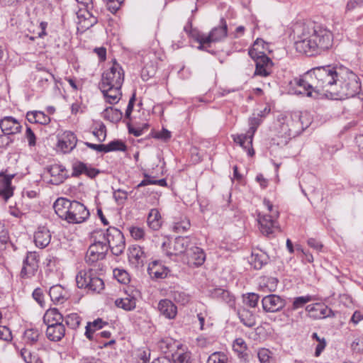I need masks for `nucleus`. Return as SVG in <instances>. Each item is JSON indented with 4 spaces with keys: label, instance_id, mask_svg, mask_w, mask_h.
Listing matches in <instances>:
<instances>
[{
    "label": "nucleus",
    "instance_id": "obj_9",
    "mask_svg": "<svg viewBox=\"0 0 363 363\" xmlns=\"http://www.w3.org/2000/svg\"><path fill=\"white\" fill-rule=\"evenodd\" d=\"M108 247L104 240H99L91 245L86 252V262L92 264L105 258Z\"/></svg>",
    "mask_w": 363,
    "mask_h": 363
},
{
    "label": "nucleus",
    "instance_id": "obj_40",
    "mask_svg": "<svg viewBox=\"0 0 363 363\" xmlns=\"http://www.w3.org/2000/svg\"><path fill=\"white\" fill-rule=\"evenodd\" d=\"M126 146L122 141L113 140L105 145V152L111 151H125Z\"/></svg>",
    "mask_w": 363,
    "mask_h": 363
},
{
    "label": "nucleus",
    "instance_id": "obj_49",
    "mask_svg": "<svg viewBox=\"0 0 363 363\" xmlns=\"http://www.w3.org/2000/svg\"><path fill=\"white\" fill-rule=\"evenodd\" d=\"M94 135L98 139L99 141L103 142L106 137V128L104 124L100 123L98 128H96L93 131Z\"/></svg>",
    "mask_w": 363,
    "mask_h": 363
},
{
    "label": "nucleus",
    "instance_id": "obj_11",
    "mask_svg": "<svg viewBox=\"0 0 363 363\" xmlns=\"http://www.w3.org/2000/svg\"><path fill=\"white\" fill-rule=\"evenodd\" d=\"M228 26L224 18H221L220 26L213 28L205 37H199V40L203 43H216L223 40L227 36Z\"/></svg>",
    "mask_w": 363,
    "mask_h": 363
},
{
    "label": "nucleus",
    "instance_id": "obj_10",
    "mask_svg": "<svg viewBox=\"0 0 363 363\" xmlns=\"http://www.w3.org/2000/svg\"><path fill=\"white\" fill-rule=\"evenodd\" d=\"M279 216L278 211H274L273 214L257 215V221L259 225V230L263 235H269L272 234L275 229L278 228L277 219Z\"/></svg>",
    "mask_w": 363,
    "mask_h": 363
},
{
    "label": "nucleus",
    "instance_id": "obj_2",
    "mask_svg": "<svg viewBox=\"0 0 363 363\" xmlns=\"http://www.w3.org/2000/svg\"><path fill=\"white\" fill-rule=\"evenodd\" d=\"M333 44V35L325 26L313 21L298 26L295 47L298 52L313 55L329 50Z\"/></svg>",
    "mask_w": 363,
    "mask_h": 363
},
{
    "label": "nucleus",
    "instance_id": "obj_33",
    "mask_svg": "<svg viewBox=\"0 0 363 363\" xmlns=\"http://www.w3.org/2000/svg\"><path fill=\"white\" fill-rule=\"evenodd\" d=\"M106 323L104 322L102 319L98 318L93 322H88L86 326L85 335L89 340H93L92 334L96 331L103 328L104 325Z\"/></svg>",
    "mask_w": 363,
    "mask_h": 363
},
{
    "label": "nucleus",
    "instance_id": "obj_30",
    "mask_svg": "<svg viewBox=\"0 0 363 363\" xmlns=\"http://www.w3.org/2000/svg\"><path fill=\"white\" fill-rule=\"evenodd\" d=\"M65 291L60 285H55L50 288L49 295L51 300L56 303H62L65 300Z\"/></svg>",
    "mask_w": 363,
    "mask_h": 363
},
{
    "label": "nucleus",
    "instance_id": "obj_41",
    "mask_svg": "<svg viewBox=\"0 0 363 363\" xmlns=\"http://www.w3.org/2000/svg\"><path fill=\"white\" fill-rule=\"evenodd\" d=\"M190 228V221L184 218L180 221L175 222L173 224L172 230L177 233H182Z\"/></svg>",
    "mask_w": 363,
    "mask_h": 363
},
{
    "label": "nucleus",
    "instance_id": "obj_54",
    "mask_svg": "<svg viewBox=\"0 0 363 363\" xmlns=\"http://www.w3.org/2000/svg\"><path fill=\"white\" fill-rule=\"evenodd\" d=\"M130 233L134 239L139 240L144 237L145 230L142 228L131 227L130 228Z\"/></svg>",
    "mask_w": 363,
    "mask_h": 363
},
{
    "label": "nucleus",
    "instance_id": "obj_27",
    "mask_svg": "<svg viewBox=\"0 0 363 363\" xmlns=\"http://www.w3.org/2000/svg\"><path fill=\"white\" fill-rule=\"evenodd\" d=\"M169 270L157 261L152 262L148 267V273L156 279H164L167 277Z\"/></svg>",
    "mask_w": 363,
    "mask_h": 363
},
{
    "label": "nucleus",
    "instance_id": "obj_21",
    "mask_svg": "<svg viewBox=\"0 0 363 363\" xmlns=\"http://www.w3.org/2000/svg\"><path fill=\"white\" fill-rule=\"evenodd\" d=\"M121 89V87H112L111 86L106 87L100 86V89L106 102L110 104H116L120 101L122 96Z\"/></svg>",
    "mask_w": 363,
    "mask_h": 363
},
{
    "label": "nucleus",
    "instance_id": "obj_59",
    "mask_svg": "<svg viewBox=\"0 0 363 363\" xmlns=\"http://www.w3.org/2000/svg\"><path fill=\"white\" fill-rule=\"evenodd\" d=\"M175 363H194L189 353H182L176 357Z\"/></svg>",
    "mask_w": 363,
    "mask_h": 363
},
{
    "label": "nucleus",
    "instance_id": "obj_60",
    "mask_svg": "<svg viewBox=\"0 0 363 363\" xmlns=\"http://www.w3.org/2000/svg\"><path fill=\"white\" fill-rule=\"evenodd\" d=\"M353 352L359 354L363 353V341L359 339L354 340L351 345Z\"/></svg>",
    "mask_w": 363,
    "mask_h": 363
},
{
    "label": "nucleus",
    "instance_id": "obj_50",
    "mask_svg": "<svg viewBox=\"0 0 363 363\" xmlns=\"http://www.w3.org/2000/svg\"><path fill=\"white\" fill-rule=\"evenodd\" d=\"M259 296L254 293L248 294L244 296L245 303L252 308L257 306Z\"/></svg>",
    "mask_w": 363,
    "mask_h": 363
},
{
    "label": "nucleus",
    "instance_id": "obj_42",
    "mask_svg": "<svg viewBox=\"0 0 363 363\" xmlns=\"http://www.w3.org/2000/svg\"><path fill=\"white\" fill-rule=\"evenodd\" d=\"M113 277L121 284H128L130 281L128 273L122 269L116 268L113 271Z\"/></svg>",
    "mask_w": 363,
    "mask_h": 363
},
{
    "label": "nucleus",
    "instance_id": "obj_13",
    "mask_svg": "<svg viewBox=\"0 0 363 363\" xmlns=\"http://www.w3.org/2000/svg\"><path fill=\"white\" fill-rule=\"evenodd\" d=\"M189 245L190 238L189 237H178L174 240L172 247H169V250L167 249L166 242H163L162 249L167 256L171 257L184 253L186 251Z\"/></svg>",
    "mask_w": 363,
    "mask_h": 363
},
{
    "label": "nucleus",
    "instance_id": "obj_57",
    "mask_svg": "<svg viewBox=\"0 0 363 363\" xmlns=\"http://www.w3.org/2000/svg\"><path fill=\"white\" fill-rule=\"evenodd\" d=\"M155 74V69L152 67L145 66L142 69L141 77L144 81L148 80V79Z\"/></svg>",
    "mask_w": 363,
    "mask_h": 363
},
{
    "label": "nucleus",
    "instance_id": "obj_47",
    "mask_svg": "<svg viewBox=\"0 0 363 363\" xmlns=\"http://www.w3.org/2000/svg\"><path fill=\"white\" fill-rule=\"evenodd\" d=\"M86 169V164L82 162H76L72 164V176L74 177H79L80 174H84Z\"/></svg>",
    "mask_w": 363,
    "mask_h": 363
},
{
    "label": "nucleus",
    "instance_id": "obj_12",
    "mask_svg": "<svg viewBox=\"0 0 363 363\" xmlns=\"http://www.w3.org/2000/svg\"><path fill=\"white\" fill-rule=\"evenodd\" d=\"M38 256L35 252H28L23 260V267L21 271V277L23 279H29L33 277L38 269Z\"/></svg>",
    "mask_w": 363,
    "mask_h": 363
},
{
    "label": "nucleus",
    "instance_id": "obj_5",
    "mask_svg": "<svg viewBox=\"0 0 363 363\" xmlns=\"http://www.w3.org/2000/svg\"><path fill=\"white\" fill-rule=\"evenodd\" d=\"M103 238L113 255L119 256L123 252L125 248V238L118 229L108 228L106 233L103 234Z\"/></svg>",
    "mask_w": 363,
    "mask_h": 363
},
{
    "label": "nucleus",
    "instance_id": "obj_16",
    "mask_svg": "<svg viewBox=\"0 0 363 363\" xmlns=\"http://www.w3.org/2000/svg\"><path fill=\"white\" fill-rule=\"evenodd\" d=\"M128 260L134 267H141L144 265L145 254L143 249L138 245H132L128 248Z\"/></svg>",
    "mask_w": 363,
    "mask_h": 363
},
{
    "label": "nucleus",
    "instance_id": "obj_51",
    "mask_svg": "<svg viewBox=\"0 0 363 363\" xmlns=\"http://www.w3.org/2000/svg\"><path fill=\"white\" fill-rule=\"evenodd\" d=\"M38 69L43 72V74L39 77L38 80V83L41 86H45V85H46L50 80L55 79L54 75L47 72L45 69L39 67H38Z\"/></svg>",
    "mask_w": 363,
    "mask_h": 363
},
{
    "label": "nucleus",
    "instance_id": "obj_64",
    "mask_svg": "<svg viewBox=\"0 0 363 363\" xmlns=\"http://www.w3.org/2000/svg\"><path fill=\"white\" fill-rule=\"evenodd\" d=\"M26 137L30 146L35 145V135L30 127L26 128Z\"/></svg>",
    "mask_w": 363,
    "mask_h": 363
},
{
    "label": "nucleus",
    "instance_id": "obj_18",
    "mask_svg": "<svg viewBox=\"0 0 363 363\" xmlns=\"http://www.w3.org/2000/svg\"><path fill=\"white\" fill-rule=\"evenodd\" d=\"M14 174L0 173V196L6 201L13 194V188L11 186V180Z\"/></svg>",
    "mask_w": 363,
    "mask_h": 363
},
{
    "label": "nucleus",
    "instance_id": "obj_1",
    "mask_svg": "<svg viewBox=\"0 0 363 363\" xmlns=\"http://www.w3.org/2000/svg\"><path fill=\"white\" fill-rule=\"evenodd\" d=\"M340 69L330 65L316 67L304 73L299 78H295L293 84L302 89L296 91L308 97L314 99L320 96L333 94L340 78Z\"/></svg>",
    "mask_w": 363,
    "mask_h": 363
},
{
    "label": "nucleus",
    "instance_id": "obj_28",
    "mask_svg": "<svg viewBox=\"0 0 363 363\" xmlns=\"http://www.w3.org/2000/svg\"><path fill=\"white\" fill-rule=\"evenodd\" d=\"M63 316L56 308H51L46 311L43 317L44 323L48 325L52 324H63Z\"/></svg>",
    "mask_w": 363,
    "mask_h": 363
},
{
    "label": "nucleus",
    "instance_id": "obj_56",
    "mask_svg": "<svg viewBox=\"0 0 363 363\" xmlns=\"http://www.w3.org/2000/svg\"><path fill=\"white\" fill-rule=\"evenodd\" d=\"M363 6V0H349L346 5V11H351Z\"/></svg>",
    "mask_w": 363,
    "mask_h": 363
},
{
    "label": "nucleus",
    "instance_id": "obj_61",
    "mask_svg": "<svg viewBox=\"0 0 363 363\" xmlns=\"http://www.w3.org/2000/svg\"><path fill=\"white\" fill-rule=\"evenodd\" d=\"M319 313L318 314H313V316L315 317H329L331 315H334L333 311L329 308L327 306H325V308H320L318 309L317 313Z\"/></svg>",
    "mask_w": 363,
    "mask_h": 363
},
{
    "label": "nucleus",
    "instance_id": "obj_45",
    "mask_svg": "<svg viewBox=\"0 0 363 363\" xmlns=\"http://www.w3.org/2000/svg\"><path fill=\"white\" fill-rule=\"evenodd\" d=\"M312 338L318 342V344L315 347V356L319 357L326 347V340L323 337L320 338L316 333H313Z\"/></svg>",
    "mask_w": 363,
    "mask_h": 363
},
{
    "label": "nucleus",
    "instance_id": "obj_24",
    "mask_svg": "<svg viewBox=\"0 0 363 363\" xmlns=\"http://www.w3.org/2000/svg\"><path fill=\"white\" fill-rule=\"evenodd\" d=\"M65 335V328L63 324L50 325L47 326L46 335L51 340L57 342Z\"/></svg>",
    "mask_w": 363,
    "mask_h": 363
},
{
    "label": "nucleus",
    "instance_id": "obj_15",
    "mask_svg": "<svg viewBox=\"0 0 363 363\" xmlns=\"http://www.w3.org/2000/svg\"><path fill=\"white\" fill-rule=\"evenodd\" d=\"M0 128L4 133L3 135L9 137V135L20 133L22 128L20 123L11 116L4 117L0 121Z\"/></svg>",
    "mask_w": 363,
    "mask_h": 363
},
{
    "label": "nucleus",
    "instance_id": "obj_31",
    "mask_svg": "<svg viewBox=\"0 0 363 363\" xmlns=\"http://www.w3.org/2000/svg\"><path fill=\"white\" fill-rule=\"evenodd\" d=\"M147 224L154 230L160 228L162 225L161 216L157 209L152 208L150 210L147 216Z\"/></svg>",
    "mask_w": 363,
    "mask_h": 363
},
{
    "label": "nucleus",
    "instance_id": "obj_52",
    "mask_svg": "<svg viewBox=\"0 0 363 363\" xmlns=\"http://www.w3.org/2000/svg\"><path fill=\"white\" fill-rule=\"evenodd\" d=\"M233 347L235 352L242 354L246 350L247 345L242 338H237L233 342Z\"/></svg>",
    "mask_w": 363,
    "mask_h": 363
},
{
    "label": "nucleus",
    "instance_id": "obj_34",
    "mask_svg": "<svg viewBox=\"0 0 363 363\" xmlns=\"http://www.w3.org/2000/svg\"><path fill=\"white\" fill-rule=\"evenodd\" d=\"M104 116L112 123H118L122 118V112L117 108L108 107L104 111Z\"/></svg>",
    "mask_w": 363,
    "mask_h": 363
},
{
    "label": "nucleus",
    "instance_id": "obj_29",
    "mask_svg": "<svg viewBox=\"0 0 363 363\" xmlns=\"http://www.w3.org/2000/svg\"><path fill=\"white\" fill-rule=\"evenodd\" d=\"M136 301L137 299L133 296L127 295L124 298L116 299L115 304L117 307L128 311L135 309Z\"/></svg>",
    "mask_w": 363,
    "mask_h": 363
},
{
    "label": "nucleus",
    "instance_id": "obj_38",
    "mask_svg": "<svg viewBox=\"0 0 363 363\" xmlns=\"http://www.w3.org/2000/svg\"><path fill=\"white\" fill-rule=\"evenodd\" d=\"M76 1L84 7L86 15L83 14V16L85 18L86 17V16L91 17V19L90 21V26H93L95 23H97L96 18L95 17L92 16V14L91 13V11H90L93 8L92 0H76Z\"/></svg>",
    "mask_w": 363,
    "mask_h": 363
},
{
    "label": "nucleus",
    "instance_id": "obj_14",
    "mask_svg": "<svg viewBox=\"0 0 363 363\" xmlns=\"http://www.w3.org/2000/svg\"><path fill=\"white\" fill-rule=\"evenodd\" d=\"M263 310L267 313H275L281 310L285 306V301L279 296L270 294L262 300Z\"/></svg>",
    "mask_w": 363,
    "mask_h": 363
},
{
    "label": "nucleus",
    "instance_id": "obj_46",
    "mask_svg": "<svg viewBox=\"0 0 363 363\" xmlns=\"http://www.w3.org/2000/svg\"><path fill=\"white\" fill-rule=\"evenodd\" d=\"M207 363H227V357L224 353L214 352L208 357Z\"/></svg>",
    "mask_w": 363,
    "mask_h": 363
},
{
    "label": "nucleus",
    "instance_id": "obj_17",
    "mask_svg": "<svg viewBox=\"0 0 363 363\" xmlns=\"http://www.w3.org/2000/svg\"><path fill=\"white\" fill-rule=\"evenodd\" d=\"M273 62L267 55H262L261 58L255 62V71L254 76L267 77L272 72Z\"/></svg>",
    "mask_w": 363,
    "mask_h": 363
},
{
    "label": "nucleus",
    "instance_id": "obj_53",
    "mask_svg": "<svg viewBox=\"0 0 363 363\" xmlns=\"http://www.w3.org/2000/svg\"><path fill=\"white\" fill-rule=\"evenodd\" d=\"M148 184H158L161 186H167V182L164 179H161L159 180H152L150 179H143L139 184H138L137 188H140L142 186H145Z\"/></svg>",
    "mask_w": 363,
    "mask_h": 363
},
{
    "label": "nucleus",
    "instance_id": "obj_62",
    "mask_svg": "<svg viewBox=\"0 0 363 363\" xmlns=\"http://www.w3.org/2000/svg\"><path fill=\"white\" fill-rule=\"evenodd\" d=\"M174 341L171 338L162 340L160 342V347L162 350H171L174 345Z\"/></svg>",
    "mask_w": 363,
    "mask_h": 363
},
{
    "label": "nucleus",
    "instance_id": "obj_8",
    "mask_svg": "<svg viewBox=\"0 0 363 363\" xmlns=\"http://www.w3.org/2000/svg\"><path fill=\"white\" fill-rule=\"evenodd\" d=\"M89 216V211L86 206L77 201H72L69 206L66 220L69 223H81Z\"/></svg>",
    "mask_w": 363,
    "mask_h": 363
},
{
    "label": "nucleus",
    "instance_id": "obj_63",
    "mask_svg": "<svg viewBox=\"0 0 363 363\" xmlns=\"http://www.w3.org/2000/svg\"><path fill=\"white\" fill-rule=\"evenodd\" d=\"M154 137L165 141L171 138V133L167 129L163 128L161 131L157 132Z\"/></svg>",
    "mask_w": 363,
    "mask_h": 363
},
{
    "label": "nucleus",
    "instance_id": "obj_22",
    "mask_svg": "<svg viewBox=\"0 0 363 363\" xmlns=\"http://www.w3.org/2000/svg\"><path fill=\"white\" fill-rule=\"evenodd\" d=\"M158 309L162 315L169 319H174L177 313V306L169 300H161L158 303Z\"/></svg>",
    "mask_w": 363,
    "mask_h": 363
},
{
    "label": "nucleus",
    "instance_id": "obj_20",
    "mask_svg": "<svg viewBox=\"0 0 363 363\" xmlns=\"http://www.w3.org/2000/svg\"><path fill=\"white\" fill-rule=\"evenodd\" d=\"M48 171L51 177L50 182L54 185L62 184L67 177V171L61 164H52L48 167Z\"/></svg>",
    "mask_w": 363,
    "mask_h": 363
},
{
    "label": "nucleus",
    "instance_id": "obj_6",
    "mask_svg": "<svg viewBox=\"0 0 363 363\" xmlns=\"http://www.w3.org/2000/svg\"><path fill=\"white\" fill-rule=\"evenodd\" d=\"M260 123L261 119L259 117L250 118L249 121L250 128L246 134L233 136L235 143L239 144L245 150H247L248 155L251 157L255 154L252 148L253 136Z\"/></svg>",
    "mask_w": 363,
    "mask_h": 363
},
{
    "label": "nucleus",
    "instance_id": "obj_44",
    "mask_svg": "<svg viewBox=\"0 0 363 363\" xmlns=\"http://www.w3.org/2000/svg\"><path fill=\"white\" fill-rule=\"evenodd\" d=\"M80 322L81 318L77 313H71L65 318L66 324L72 329H76L78 328Z\"/></svg>",
    "mask_w": 363,
    "mask_h": 363
},
{
    "label": "nucleus",
    "instance_id": "obj_36",
    "mask_svg": "<svg viewBox=\"0 0 363 363\" xmlns=\"http://www.w3.org/2000/svg\"><path fill=\"white\" fill-rule=\"evenodd\" d=\"M264 42L261 39H257L254 43L253 46L249 50V55L255 60V62L257 60L261 58L262 55H266L262 51L259 50V46H263Z\"/></svg>",
    "mask_w": 363,
    "mask_h": 363
},
{
    "label": "nucleus",
    "instance_id": "obj_23",
    "mask_svg": "<svg viewBox=\"0 0 363 363\" xmlns=\"http://www.w3.org/2000/svg\"><path fill=\"white\" fill-rule=\"evenodd\" d=\"M51 240L50 230L45 227H39L34 235V241L37 247L44 248L48 246Z\"/></svg>",
    "mask_w": 363,
    "mask_h": 363
},
{
    "label": "nucleus",
    "instance_id": "obj_25",
    "mask_svg": "<svg viewBox=\"0 0 363 363\" xmlns=\"http://www.w3.org/2000/svg\"><path fill=\"white\" fill-rule=\"evenodd\" d=\"M72 201L65 198H59L54 203L53 208L56 214L62 219L66 220Z\"/></svg>",
    "mask_w": 363,
    "mask_h": 363
},
{
    "label": "nucleus",
    "instance_id": "obj_3",
    "mask_svg": "<svg viewBox=\"0 0 363 363\" xmlns=\"http://www.w3.org/2000/svg\"><path fill=\"white\" fill-rule=\"evenodd\" d=\"M360 91V84L357 76L347 68L340 69L337 86L333 96L340 99L353 97Z\"/></svg>",
    "mask_w": 363,
    "mask_h": 363
},
{
    "label": "nucleus",
    "instance_id": "obj_19",
    "mask_svg": "<svg viewBox=\"0 0 363 363\" xmlns=\"http://www.w3.org/2000/svg\"><path fill=\"white\" fill-rule=\"evenodd\" d=\"M77 143L76 135L70 131L65 132L58 140L57 147L64 152H69Z\"/></svg>",
    "mask_w": 363,
    "mask_h": 363
},
{
    "label": "nucleus",
    "instance_id": "obj_32",
    "mask_svg": "<svg viewBox=\"0 0 363 363\" xmlns=\"http://www.w3.org/2000/svg\"><path fill=\"white\" fill-rule=\"evenodd\" d=\"M268 261L267 255L260 251L259 252H252L251 256L250 264L256 269H259L264 264H266Z\"/></svg>",
    "mask_w": 363,
    "mask_h": 363
},
{
    "label": "nucleus",
    "instance_id": "obj_58",
    "mask_svg": "<svg viewBox=\"0 0 363 363\" xmlns=\"http://www.w3.org/2000/svg\"><path fill=\"white\" fill-rule=\"evenodd\" d=\"M37 123L46 125L50 123V118L42 111H36Z\"/></svg>",
    "mask_w": 363,
    "mask_h": 363
},
{
    "label": "nucleus",
    "instance_id": "obj_37",
    "mask_svg": "<svg viewBox=\"0 0 363 363\" xmlns=\"http://www.w3.org/2000/svg\"><path fill=\"white\" fill-rule=\"evenodd\" d=\"M21 356L26 363H43L38 354L31 352L26 348L21 350Z\"/></svg>",
    "mask_w": 363,
    "mask_h": 363
},
{
    "label": "nucleus",
    "instance_id": "obj_39",
    "mask_svg": "<svg viewBox=\"0 0 363 363\" xmlns=\"http://www.w3.org/2000/svg\"><path fill=\"white\" fill-rule=\"evenodd\" d=\"M314 300L313 296L307 295L304 296H298L294 298L292 304V309L296 310L298 308H302L308 302H311Z\"/></svg>",
    "mask_w": 363,
    "mask_h": 363
},
{
    "label": "nucleus",
    "instance_id": "obj_26",
    "mask_svg": "<svg viewBox=\"0 0 363 363\" xmlns=\"http://www.w3.org/2000/svg\"><path fill=\"white\" fill-rule=\"evenodd\" d=\"M189 263L194 266H201L206 259V255L203 250L198 247H191L188 252Z\"/></svg>",
    "mask_w": 363,
    "mask_h": 363
},
{
    "label": "nucleus",
    "instance_id": "obj_48",
    "mask_svg": "<svg viewBox=\"0 0 363 363\" xmlns=\"http://www.w3.org/2000/svg\"><path fill=\"white\" fill-rule=\"evenodd\" d=\"M257 357L261 363H274L269 350L262 348L258 351Z\"/></svg>",
    "mask_w": 363,
    "mask_h": 363
},
{
    "label": "nucleus",
    "instance_id": "obj_4",
    "mask_svg": "<svg viewBox=\"0 0 363 363\" xmlns=\"http://www.w3.org/2000/svg\"><path fill=\"white\" fill-rule=\"evenodd\" d=\"M77 285L88 291L100 293L104 288V281L93 269L80 270L76 276Z\"/></svg>",
    "mask_w": 363,
    "mask_h": 363
},
{
    "label": "nucleus",
    "instance_id": "obj_55",
    "mask_svg": "<svg viewBox=\"0 0 363 363\" xmlns=\"http://www.w3.org/2000/svg\"><path fill=\"white\" fill-rule=\"evenodd\" d=\"M12 339L11 332L9 328L0 325V340L9 341Z\"/></svg>",
    "mask_w": 363,
    "mask_h": 363
},
{
    "label": "nucleus",
    "instance_id": "obj_43",
    "mask_svg": "<svg viewBox=\"0 0 363 363\" xmlns=\"http://www.w3.org/2000/svg\"><path fill=\"white\" fill-rule=\"evenodd\" d=\"M40 335V331L35 328L28 329L24 333L25 340L30 342L31 344L36 342L38 340Z\"/></svg>",
    "mask_w": 363,
    "mask_h": 363
},
{
    "label": "nucleus",
    "instance_id": "obj_7",
    "mask_svg": "<svg viewBox=\"0 0 363 363\" xmlns=\"http://www.w3.org/2000/svg\"><path fill=\"white\" fill-rule=\"evenodd\" d=\"M123 81V70L119 64L114 62L110 69L103 73L100 86L121 87Z\"/></svg>",
    "mask_w": 363,
    "mask_h": 363
},
{
    "label": "nucleus",
    "instance_id": "obj_35",
    "mask_svg": "<svg viewBox=\"0 0 363 363\" xmlns=\"http://www.w3.org/2000/svg\"><path fill=\"white\" fill-rule=\"evenodd\" d=\"M241 322L247 327H253L255 325V315L248 310L242 309L239 312Z\"/></svg>",
    "mask_w": 363,
    "mask_h": 363
}]
</instances>
